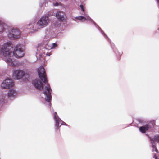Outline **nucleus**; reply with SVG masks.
<instances>
[{"label":"nucleus","instance_id":"nucleus-21","mask_svg":"<svg viewBox=\"0 0 159 159\" xmlns=\"http://www.w3.org/2000/svg\"><path fill=\"white\" fill-rule=\"evenodd\" d=\"M153 158H155V159H159L157 156L156 154H155L153 155Z\"/></svg>","mask_w":159,"mask_h":159},{"label":"nucleus","instance_id":"nucleus-1","mask_svg":"<svg viewBox=\"0 0 159 159\" xmlns=\"http://www.w3.org/2000/svg\"><path fill=\"white\" fill-rule=\"evenodd\" d=\"M1 52L6 57L7 62L12 63L13 59L11 57V55L14 56L17 58H20L24 56V48L21 47V45L17 44L14 48L13 44L10 42H7L0 46Z\"/></svg>","mask_w":159,"mask_h":159},{"label":"nucleus","instance_id":"nucleus-8","mask_svg":"<svg viewBox=\"0 0 159 159\" xmlns=\"http://www.w3.org/2000/svg\"><path fill=\"white\" fill-rule=\"evenodd\" d=\"M146 135L149 137L150 143L151 144L152 148L153 151H155L157 153L158 150L156 147V143L154 141H157V142H159V135H155L154 137V139L153 138L149 136L148 134H146Z\"/></svg>","mask_w":159,"mask_h":159},{"label":"nucleus","instance_id":"nucleus-9","mask_svg":"<svg viewBox=\"0 0 159 159\" xmlns=\"http://www.w3.org/2000/svg\"><path fill=\"white\" fill-rule=\"evenodd\" d=\"M32 84L37 89L39 90L43 89V84L41 81L39 79H36L32 81Z\"/></svg>","mask_w":159,"mask_h":159},{"label":"nucleus","instance_id":"nucleus-4","mask_svg":"<svg viewBox=\"0 0 159 159\" xmlns=\"http://www.w3.org/2000/svg\"><path fill=\"white\" fill-rule=\"evenodd\" d=\"M57 46V44L54 43L52 46L48 44L47 42H45L42 45H39L37 49L36 55L42 56L43 54H46V55L50 56L51 55V49Z\"/></svg>","mask_w":159,"mask_h":159},{"label":"nucleus","instance_id":"nucleus-7","mask_svg":"<svg viewBox=\"0 0 159 159\" xmlns=\"http://www.w3.org/2000/svg\"><path fill=\"white\" fill-rule=\"evenodd\" d=\"M14 85L13 80L9 78L4 80L2 83L1 86L5 89H9L12 87Z\"/></svg>","mask_w":159,"mask_h":159},{"label":"nucleus","instance_id":"nucleus-11","mask_svg":"<svg viewBox=\"0 0 159 159\" xmlns=\"http://www.w3.org/2000/svg\"><path fill=\"white\" fill-rule=\"evenodd\" d=\"M60 25V23L57 21H53L51 23V25L49 27V31H53L56 30L59 27Z\"/></svg>","mask_w":159,"mask_h":159},{"label":"nucleus","instance_id":"nucleus-2","mask_svg":"<svg viewBox=\"0 0 159 159\" xmlns=\"http://www.w3.org/2000/svg\"><path fill=\"white\" fill-rule=\"evenodd\" d=\"M38 73L39 76L41 81L46 85L43 91V93L46 97L45 100L49 103V105H51V92L52 90L47 80L46 72L43 66H40L38 69Z\"/></svg>","mask_w":159,"mask_h":159},{"label":"nucleus","instance_id":"nucleus-14","mask_svg":"<svg viewBox=\"0 0 159 159\" xmlns=\"http://www.w3.org/2000/svg\"><path fill=\"white\" fill-rule=\"evenodd\" d=\"M138 127L140 132L142 133H144L146 131L148 130L149 127L148 125L146 124Z\"/></svg>","mask_w":159,"mask_h":159},{"label":"nucleus","instance_id":"nucleus-19","mask_svg":"<svg viewBox=\"0 0 159 159\" xmlns=\"http://www.w3.org/2000/svg\"><path fill=\"white\" fill-rule=\"evenodd\" d=\"M137 120L138 121V122L139 123H143V124L144 123V121H143L142 119H137Z\"/></svg>","mask_w":159,"mask_h":159},{"label":"nucleus","instance_id":"nucleus-20","mask_svg":"<svg viewBox=\"0 0 159 159\" xmlns=\"http://www.w3.org/2000/svg\"><path fill=\"white\" fill-rule=\"evenodd\" d=\"M84 5H83L81 4L80 5V7L83 12L84 11Z\"/></svg>","mask_w":159,"mask_h":159},{"label":"nucleus","instance_id":"nucleus-18","mask_svg":"<svg viewBox=\"0 0 159 159\" xmlns=\"http://www.w3.org/2000/svg\"><path fill=\"white\" fill-rule=\"evenodd\" d=\"M65 125L68 127H69V126L66 123H65L64 122L62 121L61 119V120H60V127L61 126V125Z\"/></svg>","mask_w":159,"mask_h":159},{"label":"nucleus","instance_id":"nucleus-12","mask_svg":"<svg viewBox=\"0 0 159 159\" xmlns=\"http://www.w3.org/2000/svg\"><path fill=\"white\" fill-rule=\"evenodd\" d=\"M54 119L55 121V127L56 130H57L60 128V120H61L57 116L56 112L53 113Z\"/></svg>","mask_w":159,"mask_h":159},{"label":"nucleus","instance_id":"nucleus-10","mask_svg":"<svg viewBox=\"0 0 159 159\" xmlns=\"http://www.w3.org/2000/svg\"><path fill=\"white\" fill-rule=\"evenodd\" d=\"M25 75L24 72L21 70H14L12 74V77L15 79H21Z\"/></svg>","mask_w":159,"mask_h":159},{"label":"nucleus","instance_id":"nucleus-5","mask_svg":"<svg viewBox=\"0 0 159 159\" xmlns=\"http://www.w3.org/2000/svg\"><path fill=\"white\" fill-rule=\"evenodd\" d=\"M89 22H91L92 24L94 25L95 27L100 31L101 34L104 36L105 38L107 37L108 41L110 42V45L112 49L114 52L118 60H119L120 59L121 55L122 54L121 52H119L115 47L114 44L113 43L111 42V40L106 35L105 33L103 32L101 28L94 22V21L91 18Z\"/></svg>","mask_w":159,"mask_h":159},{"label":"nucleus","instance_id":"nucleus-17","mask_svg":"<svg viewBox=\"0 0 159 159\" xmlns=\"http://www.w3.org/2000/svg\"><path fill=\"white\" fill-rule=\"evenodd\" d=\"M58 13V11H51L48 14H49V16H50L51 15H52L56 16V17H57Z\"/></svg>","mask_w":159,"mask_h":159},{"label":"nucleus","instance_id":"nucleus-13","mask_svg":"<svg viewBox=\"0 0 159 159\" xmlns=\"http://www.w3.org/2000/svg\"><path fill=\"white\" fill-rule=\"evenodd\" d=\"M78 20H81L82 22H84L86 20L90 21L91 20V18L88 15H85V16H76L75 18Z\"/></svg>","mask_w":159,"mask_h":159},{"label":"nucleus","instance_id":"nucleus-23","mask_svg":"<svg viewBox=\"0 0 159 159\" xmlns=\"http://www.w3.org/2000/svg\"><path fill=\"white\" fill-rule=\"evenodd\" d=\"M158 30H159V28L158 29Z\"/></svg>","mask_w":159,"mask_h":159},{"label":"nucleus","instance_id":"nucleus-6","mask_svg":"<svg viewBox=\"0 0 159 159\" xmlns=\"http://www.w3.org/2000/svg\"><path fill=\"white\" fill-rule=\"evenodd\" d=\"M49 14H46L42 17L37 23L36 26L38 28L43 27L47 25L49 21Z\"/></svg>","mask_w":159,"mask_h":159},{"label":"nucleus","instance_id":"nucleus-3","mask_svg":"<svg viewBox=\"0 0 159 159\" xmlns=\"http://www.w3.org/2000/svg\"><path fill=\"white\" fill-rule=\"evenodd\" d=\"M7 30L8 31L7 36L10 39H15L20 37L21 33L19 29L11 28L7 24L0 20V33Z\"/></svg>","mask_w":159,"mask_h":159},{"label":"nucleus","instance_id":"nucleus-22","mask_svg":"<svg viewBox=\"0 0 159 159\" xmlns=\"http://www.w3.org/2000/svg\"><path fill=\"white\" fill-rule=\"evenodd\" d=\"M53 5H54V6H58V3L56 2L55 3H54Z\"/></svg>","mask_w":159,"mask_h":159},{"label":"nucleus","instance_id":"nucleus-15","mask_svg":"<svg viewBox=\"0 0 159 159\" xmlns=\"http://www.w3.org/2000/svg\"><path fill=\"white\" fill-rule=\"evenodd\" d=\"M16 94V92L15 90L13 89H11L8 91V96L10 98L13 97L15 96Z\"/></svg>","mask_w":159,"mask_h":159},{"label":"nucleus","instance_id":"nucleus-16","mask_svg":"<svg viewBox=\"0 0 159 159\" xmlns=\"http://www.w3.org/2000/svg\"><path fill=\"white\" fill-rule=\"evenodd\" d=\"M58 19L61 21H63L65 19L64 16V13L61 11H58V15L57 16Z\"/></svg>","mask_w":159,"mask_h":159}]
</instances>
